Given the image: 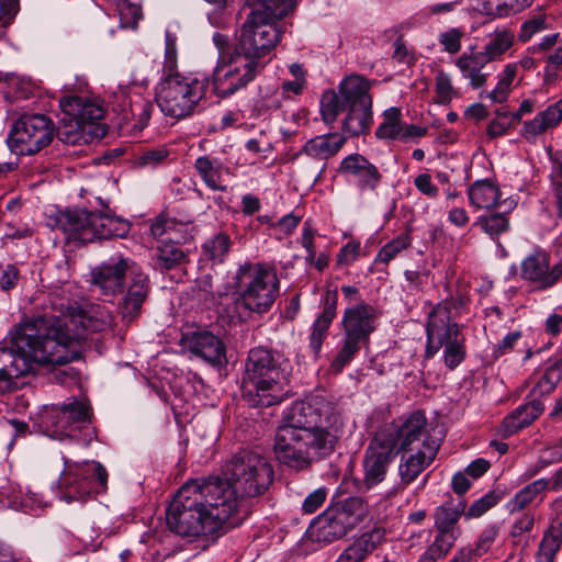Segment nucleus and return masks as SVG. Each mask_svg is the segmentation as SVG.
I'll return each mask as SVG.
<instances>
[{"mask_svg":"<svg viewBox=\"0 0 562 562\" xmlns=\"http://www.w3.org/2000/svg\"><path fill=\"white\" fill-rule=\"evenodd\" d=\"M113 323L104 306H91L63 317L42 315L21 322L10 331L11 348H0V394L12 392L25 384L24 379L35 375L41 367L61 366L77 359L79 327L102 331Z\"/></svg>","mask_w":562,"mask_h":562,"instance_id":"obj_1","label":"nucleus"},{"mask_svg":"<svg viewBox=\"0 0 562 562\" xmlns=\"http://www.w3.org/2000/svg\"><path fill=\"white\" fill-rule=\"evenodd\" d=\"M341 431L333 403L322 395L295 402L284 414L274 438L278 460L296 471L330 454Z\"/></svg>","mask_w":562,"mask_h":562,"instance_id":"obj_2","label":"nucleus"},{"mask_svg":"<svg viewBox=\"0 0 562 562\" xmlns=\"http://www.w3.org/2000/svg\"><path fill=\"white\" fill-rule=\"evenodd\" d=\"M233 493L209 479L183 484L167 509L169 529L183 537L211 536L234 517Z\"/></svg>","mask_w":562,"mask_h":562,"instance_id":"obj_3","label":"nucleus"},{"mask_svg":"<svg viewBox=\"0 0 562 562\" xmlns=\"http://www.w3.org/2000/svg\"><path fill=\"white\" fill-rule=\"evenodd\" d=\"M370 82L362 76L351 75L338 86V92L325 91L321 100L323 120L330 124L340 113H346L342 130L352 136L364 134L372 124Z\"/></svg>","mask_w":562,"mask_h":562,"instance_id":"obj_4","label":"nucleus"},{"mask_svg":"<svg viewBox=\"0 0 562 562\" xmlns=\"http://www.w3.org/2000/svg\"><path fill=\"white\" fill-rule=\"evenodd\" d=\"M235 310L239 319L268 312L280 294L277 271L262 263L245 262L233 278Z\"/></svg>","mask_w":562,"mask_h":562,"instance_id":"obj_5","label":"nucleus"},{"mask_svg":"<svg viewBox=\"0 0 562 562\" xmlns=\"http://www.w3.org/2000/svg\"><path fill=\"white\" fill-rule=\"evenodd\" d=\"M463 305V300L456 296L439 302L430 311L426 326V357L431 358L443 348V362L451 370L465 358L464 337L459 325L452 322L459 317Z\"/></svg>","mask_w":562,"mask_h":562,"instance_id":"obj_6","label":"nucleus"},{"mask_svg":"<svg viewBox=\"0 0 562 562\" xmlns=\"http://www.w3.org/2000/svg\"><path fill=\"white\" fill-rule=\"evenodd\" d=\"M227 481L209 479L210 483L225 486L233 493L234 515L245 497H258L265 494L273 482L272 464L260 453L240 451L236 453L226 468Z\"/></svg>","mask_w":562,"mask_h":562,"instance_id":"obj_7","label":"nucleus"},{"mask_svg":"<svg viewBox=\"0 0 562 562\" xmlns=\"http://www.w3.org/2000/svg\"><path fill=\"white\" fill-rule=\"evenodd\" d=\"M56 225L66 235L67 241L81 244L97 239L124 238L130 232V223L106 211L66 210L59 212Z\"/></svg>","mask_w":562,"mask_h":562,"instance_id":"obj_8","label":"nucleus"},{"mask_svg":"<svg viewBox=\"0 0 562 562\" xmlns=\"http://www.w3.org/2000/svg\"><path fill=\"white\" fill-rule=\"evenodd\" d=\"M285 359L279 352L258 347L249 351L243 385L249 392L256 390L257 395L269 397L265 405L280 402L281 385L286 382Z\"/></svg>","mask_w":562,"mask_h":562,"instance_id":"obj_9","label":"nucleus"},{"mask_svg":"<svg viewBox=\"0 0 562 562\" xmlns=\"http://www.w3.org/2000/svg\"><path fill=\"white\" fill-rule=\"evenodd\" d=\"M369 515V505L360 496H349L331 504L311 524V540L331 543L347 536Z\"/></svg>","mask_w":562,"mask_h":562,"instance_id":"obj_10","label":"nucleus"},{"mask_svg":"<svg viewBox=\"0 0 562 562\" xmlns=\"http://www.w3.org/2000/svg\"><path fill=\"white\" fill-rule=\"evenodd\" d=\"M209 80L180 72L164 76L157 93L160 111L173 119L190 116L204 98Z\"/></svg>","mask_w":562,"mask_h":562,"instance_id":"obj_11","label":"nucleus"},{"mask_svg":"<svg viewBox=\"0 0 562 562\" xmlns=\"http://www.w3.org/2000/svg\"><path fill=\"white\" fill-rule=\"evenodd\" d=\"M108 484V472L98 461H72L64 458L56 494L66 503L86 502L91 494L103 492Z\"/></svg>","mask_w":562,"mask_h":562,"instance_id":"obj_12","label":"nucleus"},{"mask_svg":"<svg viewBox=\"0 0 562 562\" xmlns=\"http://www.w3.org/2000/svg\"><path fill=\"white\" fill-rule=\"evenodd\" d=\"M61 117L57 126V137L65 144L88 143L93 124L103 116V109L85 97L67 95L60 99Z\"/></svg>","mask_w":562,"mask_h":562,"instance_id":"obj_13","label":"nucleus"},{"mask_svg":"<svg viewBox=\"0 0 562 562\" xmlns=\"http://www.w3.org/2000/svg\"><path fill=\"white\" fill-rule=\"evenodd\" d=\"M280 35L274 22L267 19L260 10H252L240 29L234 52L263 68L267 64L263 58L276 47Z\"/></svg>","mask_w":562,"mask_h":562,"instance_id":"obj_14","label":"nucleus"},{"mask_svg":"<svg viewBox=\"0 0 562 562\" xmlns=\"http://www.w3.org/2000/svg\"><path fill=\"white\" fill-rule=\"evenodd\" d=\"M54 126L44 114H24L13 124L8 137L16 155H34L53 140Z\"/></svg>","mask_w":562,"mask_h":562,"instance_id":"obj_15","label":"nucleus"},{"mask_svg":"<svg viewBox=\"0 0 562 562\" xmlns=\"http://www.w3.org/2000/svg\"><path fill=\"white\" fill-rule=\"evenodd\" d=\"M260 64L233 53L227 61L213 74V90L221 98H227L247 87L262 70Z\"/></svg>","mask_w":562,"mask_h":562,"instance_id":"obj_16","label":"nucleus"},{"mask_svg":"<svg viewBox=\"0 0 562 562\" xmlns=\"http://www.w3.org/2000/svg\"><path fill=\"white\" fill-rule=\"evenodd\" d=\"M52 426L54 436L77 438V434L85 431V441H90L94 434L90 426V406L83 400H71L60 407L52 409Z\"/></svg>","mask_w":562,"mask_h":562,"instance_id":"obj_17","label":"nucleus"},{"mask_svg":"<svg viewBox=\"0 0 562 562\" xmlns=\"http://www.w3.org/2000/svg\"><path fill=\"white\" fill-rule=\"evenodd\" d=\"M134 261L123 257H112L91 270V286L100 295L112 297L123 290L126 276H132Z\"/></svg>","mask_w":562,"mask_h":562,"instance_id":"obj_18","label":"nucleus"},{"mask_svg":"<svg viewBox=\"0 0 562 562\" xmlns=\"http://www.w3.org/2000/svg\"><path fill=\"white\" fill-rule=\"evenodd\" d=\"M427 419L422 412H414L400 426H385L378 432L391 435V449L414 451L423 448L424 441H436L426 431Z\"/></svg>","mask_w":562,"mask_h":562,"instance_id":"obj_19","label":"nucleus"},{"mask_svg":"<svg viewBox=\"0 0 562 562\" xmlns=\"http://www.w3.org/2000/svg\"><path fill=\"white\" fill-rule=\"evenodd\" d=\"M340 172L346 176L360 194L376 193L382 181V172L368 158L350 154L340 162Z\"/></svg>","mask_w":562,"mask_h":562,"instance_id":"obj_20","label":"nucleus"},{"mask_svg":"<svg viewBox=\"0 0 562 562\" xmlns=\"http://www.w3.org/2000/svg\"><path fill=\"white\" fill-rule=\"evenodd\" d=\"M390 438L387 432H376L366 451L364 484L369 488L382 482L386 475L394 452Z\"/></svg>","mask_w":562,"mask_h":562,"instance_id":"obj_21","label":"nucleus"},{"mask_svg":"<svg viewBox=\"0 0 562 562\" xmlns=\"http://www.w3.org/2000/svg\"><path fill=\"white\" fill-rule=\"evenodd\" d=\"M378 314L372 305L359 302L344 313V335L364 342L375 329Z\"/></svg>","mask_w":562,"mask_h":562,"instance_id":"obj_22","label":"nucleus"},{"mask_svg":"<svg viewBox=\"0 0 562 562\" xmlns=\"http://www.w3.org/2000/svg\"><path fill=\"white\" fill-rule=\"evenodd\" d=\"M439 449L437 441H424L423 448L414 451H400L398 474L405 485L412 483L436 458Z\"/></svg>","mask_w":562,"mask_h":562,"instance_id":"obj_23","label":"nucleus"},{"mask_svg":"<svg viewBox=\"0 0 562 562\" xmlns=\"http://www.w3.org/2000/svg\"><path fill=\"white\" fill-rule=\"evenodd\" d=\"M131 281L127 286L119 308L122 318L126 323H131L142 312V306L148 295V277L140 270L139 267H132Z\"/></svg>","mask_w":562,"mask_h":562,"instance_id":"obj_24","label":"nucleus"},{"mask_svg":"<svg viewBox=\"0 0 562 562\" xmlns=\"http://www.w3.org/2000/svg\"><path fill=\"white\" fill-rule=\"evenodd\" d=\"M182 346L207 363L218 364L225 358L223 341L210 331L188 333L181 338Z\"/></svg>","mask_w":562,"mask_h":562,"instance_id":"obj_25","label":"nucleus"},{"mask_svg":"<svg viewBox=\"0 0 562 562\" xmlns=\"http://www.w3.org/2000/svg\"><path fill=\"white\" fill-rule=\"evenodd\" d=\"M561 269L549 267L548 256L542 251L530 254L521 262V274L525 279L536 282L540 288L553 285L561 276Z\"/></svg>","mask_w":562,"mask_h":562,"instance_id":"obj_26","label":"nucleus"},{"mask_svg":"<svg viewBox=\"0 0 562 562\" xmlns=\"http://www.w3.org/2000/svg\"><path fill=\"white\" fill-rule=\"evenodd\" d=\"M562 122V99L539 112L532 120L524 123L521 135L528 140L555 128Z\"/></svg>","mask_w":562,"mask_h":562,"instance_id":"obj_27","label":"nucleus"},{"mask_svg":"<svg viewBox=\"0 0 562 562\" xmlns=\"http://www.w3.org/2000/svg\"><path fill=\"white\" fill-rule=\"evenodd\" d=\"M384 536L381 528L362 533L341 552L336 562H363L383 541Z\"/></svg>","mask_w":562,"mask_h":562,"instance_id":"obj_28","label":"nucleus"},{"mask_svg":"<svg viewBox=\"0 0 562 562\" xmlns=\"http://www.w3.org/2000/svg\"><path fill=\"white\" fill-rule=\"evenodd\" d=\"M542 412L543 405L538 400L520 405L504 418L502 424L503 435L508 437L529 426Z\"/></svg>","mask_w":562,"mask_h":562,"instance_id":"obj_29","label":"nucleus"},{"mask_svg":"<svg viewBox=\"0 0 562 562\" xmlns=\"http://www.w3.org/2000/svg\"><path fill=\"white\" fill-rule=\"evenodd\" d=\"M194 168L209 189L222 192L227 190L224 179L227 169L220 159L200 156L195 159Z\"/></svg>","mask_w":562,"mask_h":562,"instance_id":"obj_30","label":"nucleus"},{"mask_svg":"<svg viewBox=\"0 0 562 562\" xmlns=\"http://www.w3.org/2000/svg\"><path fill=\"white\" fill-rule=\"evenodd\" d=\"M345 142V136L339 134L316 136L305 143L302 153L314 159L325 160L336 155Z\"/></svg>","mask_w":562,"mask_h":562,"instance_id":"obj_31","label":"nucleus"},{"mask_svg":"<svg viewBox=\"0 0 562 562\" xmlns=\"http://www.w3.org/2000/svg\"><path fill=\"white\" fill-rule=\"evenodd\" d=\"M486 56L480 52L475 54H462L456 61L457 67L462 76L470 81L473 89L481 88L487 80V75L482 72V69L487 64Z\"/></svg>","mask_w":562,"mask_h":562,"instance_id":"obj_32","label":"nucleus"},{"mask_svg":"<svg viewBox=\"0 0 562 562\" xmlns=\"http://www.w3.org/2000/svg\"><path fill=\"white\" fill-rule=\"evenodd\" d=\"M547 491H550L548 479L541 477L535 480L519 490L507 503L506 507L509 513H518L532 504L538 496H541Z\"/></svg>","mask_w":562,"mask_h":562,"instance_id":"obj_33","label":"nucleus"},{"mask_svg":"<svg viewBox=\"0 0 562 562\" xmlns=\"http://www.w3.org/2000/svg\"><path fill=\"white\" fill-rule=\"evenodd\" d=\"M471 205L476 209H491L499 200L498 188L490 180H477L468 189Z\"/></svg>","mask_w":562,"mask_h":562,"instance_id":"obj_34","label":"nucleus"},{"mask_svg":"<svg viewBox=\"0 0 562 562\" xmlns=\"http://www.w3.org/2000/svg\"><path fill=\"white\" fill-rule=\"evenodd\" d=\"M336 306L334 303H327L322 314L315 319L312 333L310 335V348L315 357H318L323 341L327 335V330L335 318Z\"/></svg>","mask_w":562,"mask_h":562,"instance_id":"obj_35","label":"nucleus"},{"mask_svg":"<svg viewBox=\"0 0 562 562\" xmlns=\"http://www.w3.org/2000/svg\"><path fill=\"white\" fill-rule=\"evenodd\" d=\"M517 75V65L507 64L498 75L496 87L491 91H481L480 98H486L493 103H505L512 92L513 82Z\"/></svg>","mask_w":562,"mask_h":562,"instance_id":"obj_36","label":"nucleus"},{"mask_svg":"<svg viewBox=\"0 0 562 562\" xmlns=\"http://www.w3.org/2000/svg\"><path fill=\"white\" fill-rule=\"evenodd\" d=\"M402 112L398 108H390L383 112V120L375 131L380 139H401L403 133Z\"/></svg>","mask_w":562,"mask_h":562,"instance_id":"obj_37","label":"nucleus"},{"mask_svg":"<svg viewBox=\"0 0 562 562\" xmlns=\"http://www.w3.org/2000/svg\"><path fill=\"white\" fill-rule=\"evenodd\" d=\"M514 34L509 31L503 30L495 32L484 46V49L480 53L486 56L490 63L507 52L514 44Z\"/></svg>","mask_w":562,"mask_h":562,"instance_id":"obj_38","label":"nucleus"},{"mask_svg":"<svg viewBox=\"0 0 562 562\" xmlns=\"http://www.w3.org/2000/svg\"><path fill=\"white\" fill-rule=\"evenodd\" d=\"M231 238L225 233H217L203 244L204 256L213 263H222L231 249Z\"/></svg>","mask_w":562,"mask_h":562,"instance_id":"obj_39","label":"nucleus"},{"mask_svg":"<svg viewBox=\"0 0 562 562\" xmlns=\"http://www.w3.org/2000/svg\"><path fill=\"white\" fill-rule=\"evenodd\" d=\"M186 260L183 250L176 244H166L158 248L155 265L161 270L180 266Z\"/></svg>","mask_w":562,"mask_h":562,"instance_id":"obj_40","label":"nucleus"},{"mask_svg":"<svg viewBox=\"0 0 562 562\" xmlns=\"http://www.w3.org/2000/svg\"><path fill=\"white\" fill-rule=\"evenodd\" d=\"M254 2L257 4L255 10H260L272 22L283 18L295 7V0H254Z\"/></svg>","mask_w":562,"mask_h":562,"instance_id":"obj_41","label":"nucleus"},{"mask_svg":"<svg viewBox=\"0 0 562 562\" xmlns=\"http://www.w3.org/2000/svg\"><path fill=\"white\" fill-rule=\"evenodd\" d=\"M454 540V536H436L432 543L424 551L417 562H438L448 554Z\"/></svg>","mask_w":562,"mask_h":562,"instance_id":"obj_42","label":"nucleus"},{"mask_svg":"<svg viewBox=\"0 0 562 562\" xmlns=\"http://www.w3.org/2000/svg\"><path fill=\"white\" fill-rule=\"evenodd\" d=\"M361 344L362 342L344 335L342 347L330 362V373H340L342 369L352 360L355 355L360 350Z\"/></svg>","mask_w":562,"mask_h":562,"instance_id":"obj_43","label":"nucleus"},{"mask_svg":"<svg viewBox=\"0 0 562 562\" xmlns=\"http://www.w3.org/2000/svg\"><path fill=\"white\" fill-rule=\"evenodd\" d=\"M462 508H453L450 506H440L436 510L435 522L438 529L437 536H453L451 532L453 526L457 524Z\"/></svg>","mask_w":562,"mask_h":562,"instance_id":"obj_44","label":"nucleus"},{"mask_svg":"<svg viewBox=\"0 0 562 562\" xmlns=\"http://www.w3.org/2000/svg\"><path fill=\"white\" fill-rule=\"evenodd\" d=\"M562 380V358L555 361H548L546 371L537 384L540 394L551 393Z\"/></svg>","mask_w":562,"mask_h":562,"instance_id":"obj_45","label":"nucleus"},{"mask_svg":"<svg viewBox=\"0 0 562 562\" xmlns=\"http://www.w3.org/2000/svg\"><path fill=\"white\" fill-rule=\"evenodd\" d=\"M562 538L552 531L544 532L538 548L536 562H554Z\"/></svg>","mask_w":562,"mask_h":562,"instance_id":"obj_46","label":"nucleus"},{"mask_svg":"<svg viewBox=\"0 0 562 562\" xmlns=\"http://www.w3.org/2000/svg\"><path fill=\"white\" fill-rule=\"evenodd\" d=\"M562 462V437L542 449L541 454L529 476L536 475L547 467Z\"/></svg>","mask_w":562,"mask_h":562,"instance_id":"obj_47","label":"nucleus"},{"mask_svg":"<svg viewBox=\"0 0 562 562\" xmlns=\"http://www.w3.org/2000/svg\"><path fill=\"white\" fill-rule=\"evenodd\" d=\"M411 245V237L408 234H402L384 245L375 257V262L387 265L401 251Z\"/></svg>","mask_w":562,"mask_h":562,"instance_id":"obj_48","label":"nucleus"},{"mask_svg":"<svg viewBox=\"0 0 562 562\" xmlns=\"http://www.w3.org/2000/svg\"><path fill=\"white\" fill-rule=\"evenodd\" d=\"M476 224L492 238H496L509 228L507 217L501 213L480 216Z\"/></svg>","mask_w":562,"mask_h":562,"instance_id":"obj_49","label":"nucleus"},{"mask_svg":"<svg viewBox=\"0 0 562 562\" xmlns=\"http://www.w3.org/2000/svg\"><path fill=\"white\" fill-rule=\"evenodd\" d=\"M116 10L120 16L122 27L135 29L142 18V10L137 4L128 0H116Z\"/></svg>","mask_w":562,"mask_h":562,"instance_id":"obj_50","label":"nucleus"},{"mask_svg":"<svg viewBox=\"0 0 562 562\" xmlns=\"http://www.w3.org/2000/svg\"><path fill=\"white\" fill-rule=\"evenodd\" d=\"M463 31L459 27H451L438 35V42L443 50L449 54H457L461 49Z\"/></svg>","mask_w":562,"mask_h":562,"instance_id":"obj_51","label":"nucleus"},{"mask_svg":"<svg viewBox=\"0 0 562 562\" xmlns=\"http://www.w3.org/2000/svg\"><path fill=\"white\" fill-rule=\"evenodd\" d=\"M42 499L34 492H26L23 496L13 495L9 499V506L13 509H22L24 512L36 513L42 508Z\"/></svg>","mask_w":562,"mask_h":562,"instance_id":"obj_52","label":"nucleus"},{"mask_svg":"<svg viewBox=\"0 0 562 562\" xmlns=\"http://www.w3.org/2000/svg\"><path fill=\"white\" fill-rule=\"evenodd\" d=\"M533 0H498L494 7L493 14L496 16H507L528 8Z\"/></svg>","mask_w":562,"mask_h":562,"instance_id":"obj_53","label":"nucleus"},{"mask_svg":"<svg viewBox=\"0 0 562 562\" xmlns=\"http://www.w3.org/2000/svg\"><path fill=\"white\" fill-rule=\"evenodd\" d=\"M177 71V46L176 37L170 32H166L164 76Z\"/></svg>","mask_w":562,"mask_h":562,"instance_id":"obj_54","label":"nucleus"},{"mask_svg":"<svg viewBox=\"0 0 562 562\" xmlns=\"http://www.w3.org/2000/svg\"><path fill=\"white\" fill-rule=\"evenodd\" d=\"M154 109V104L148 101L135 102L132 105V114L135 117V127H137V130L142 131L147 126Z\"/></svg>","mask_w":562,"mask_h":562,"instance_id":"obj_55","label":"nucleus"},{"mask_svg":"<svg viewBox=\"0 0 562 562\" xmlns=\"http://www.w3.org/2000/svg\"><path fill=\"white\" fill-rule=\"evenodd\" d=\"M436 92L439 102L448 103L456 95L454 88L449 75L439 72L436 76Z\"/></svg>","mask_w":562,"mask_h":562,"instance_id":"obj_56","label":"nucleus"},{"mask_svg":"<svg viewBox=\"0 0 562 562\" xmlns=\"http://www.w3.org/2000/svg\"><path fill=\"white\" fill-rule=\"evenodd\" d=\"M499 501V496L495 493H487L480 499L475 501L468 510V516L480 517L488 509L495 506Z\"/></svg>","mask_w":562,"mask_h":562,"instance_id":"obj_57","label":"nucleus"},{"mask_svg":"<svg viewBox=\"0 0 562 562\" xmlns=\"http://www.w3.org/2000/svg\"><path fill=\"white\" fill-rule=\"evenodd\" d=\"M550 179L553 186V190L558 198V206L562 202V151L557 153L552 158V170Z\"/></svg>","mask_w":562,"mask_h":562,"instance_id":"obj_58","label":"nucleus"},{"mask_svg":"<svg viewBox=\"0 0 562 562\" xmlns=\"http://www.w3.org/2000/svg\"><path fill=\"white\" fill-rule=\"evenodd\" d=\"M546 29V19L538 15L521 25L518 38L520 42L529 41L536 33Z\"/></svg>","mask_w":562,"mask_h":562,"instance_id":"obj_59","label":"nucleus"},{"mask_svg":"<svg viewBox=\"0 0 562 562\" xmlns=\"http://www.w3.org/2000/svg\"><path fill=\"white\" fill-rule=\"evenodd\" d=\"M19 10V0H0V38L3 29L12 21Z\"/></svg>","mask_w":562,"mask_h":562,"instance_id":"obj_60","label":"nucleus"},{"mask_svg":"<svg viewBox=\"0 0 562 562\" xmlns=\"http://www.w3.org/2000/svg\"><path fill=\"white\" fill-rule=\"evenodd\" d=\"M498 535V528L495 525L487 526L480 535L476 548L474 552L479 555L488 551V549L494 543L496 537ZM473 553V550H472Z\"/></svg>","mask_w":562,"mask_h":562,"instance_id":"obj_61","label":"nucleus"},{"mask_svg":"<svg viewBox=\"0 0 562 562\" xmlns=\"http://www.w3.org/2000/svg\"><path fill=\"white\" fill-rule=\"evenodd\" d=\"M327 497L325 488L321 487L310 493L303 502L302 508L306 514L315 513L319 507L323 506Z\"/></svg>","mask_w":562,"mask_h":562,"instance_id":"obj_62","label":"nucleus"},{"mask_svg":"<svg viewBox=\"0 0 562 562\" xmlns=\"http://www.w3.org/2000/svg\"><path fill=\"white\" fill-rule=\"evenodd\" d=\"M393 58L402 65H411L415 61V53L403 42L402 37L394 42Z\"/></svg>","mask_w":562,"mask_h":562,"instance_id":"obj_63","label":"nucleus"},{"mask_svg":"<svg viewBox=\"0 0 562 562\" xmlns=\"http://www.w3.org/2000/svg\"><path fill=\"white\" fill-rule=\"evenodd\" d=\"M416 189L428 198H436L439 193V189L432 183L431 176L429 173L418 175L414 179Z\"/></svg>","mask_w":562,"mask_h":562,"instance_id":"obj_64","label":"nucleus"}]
</instances>
